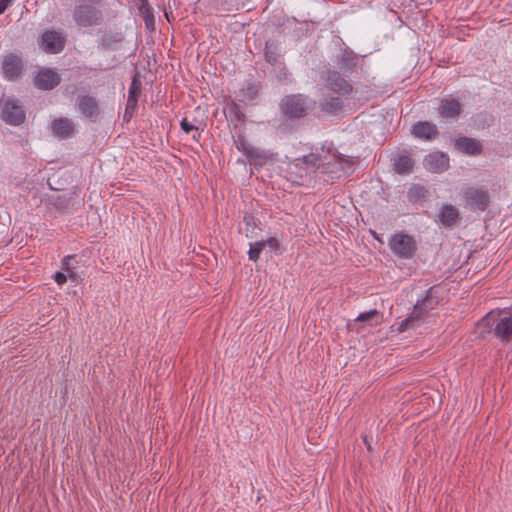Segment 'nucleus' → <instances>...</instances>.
Wrapping results in <instances>:
<instances>
[{
    "instance_id": "1",
    "label": "nucleus",
    "mask_w": 512,
    "mask_h": 512,
    "mask_svg": "<svg viewBox=\"0 0 512 512\" xmlns=\"http://www.w3.org/2000/svg\"><path fill=\"white\" fill-rule=\"evenodd\" d=\"M480 333H493L502 343L512 339V309L489 312L478 323Z\"/></svg>"
},
{
    "instance_id": "2",
    "label": "nucleus",
    "mask_w": 512,
    "mask_h": 512,
    "mask_svg": "<svg viewBox=\"0 0 512 512\" xmlns=\"http://www.w3.org/2000/svg\"><path fill=\"white\" fill-rule=\"evenodd\" d=\"M316 106V100L301 93L285 95L279 102V110L288 120L303 119L312 113Z\"/></svg>"
},
{
    "instance_id": "3",
    "label": "nucleus",
    "mask_w": 512,
    "mask_h": 512,
    "mask_svg": "<svg viewBox=\"0 0 512 512\" xmlns=\"http://www.w3.org/2000/svg\"><path fill=\"white\" fill-rule=\"evenodd\" d=\"M102 0H76L72 12L73 20L79 27L97 26L104 19L103 12L98 8Z\"/></svg>"
},
{
    "instance_id": "4",
    "label": "nucleus",
    "mask_w": 512,
    "mask_h": 512,
    "mask_svg": "<svg viewBox=\"0 0 512 512\" xmlns=\"http://www.w3.org/2000/svg\"><path fill=\"white\" fill-rule=\"evenodd\" d=\"M80 194L81 189L78 186H73L67 193L51 196L49 204L60 214H71L80 210L85 204L84 198Z\"/></svg>"
},
{
    "instance_id": "5",
    "label": "nucleus",
    "mask_w": 512,
    "mask_h": 512,
    "mask_svg": "<svg viewBox=\"0 0 512 512\" xmlns=\"http://www.w3.org/2000/svg\"><path fill=\"white\" fill-rule=\"evenodd\" d=\"M125 41L124 31L116 25L97 30V48L102 51H119L123 48Z\"/></svg>"
},
{
    "instance_id": "6",
    "label": "nucleus",
    "mask_w": 512,
    "mask_h": 512,
    "mask_svg": "<svg viewBox=\"0 0 512 512\" xmlns=\"http://www.w3.org/2000/svg\"><path fill=\"white\" fill-rule=\"evenodd\" d=\"M0 119L11 126H20L26 120V112L19 99L3 95L0 98Z\"/></svg>"
},
{
    "instance_id": "7",
    "label": "nucleus",
    "mask_w": 512,
    "mask_h": 512,
    "mask_svg": "<svg viewBox=\"0 0 512 512\" xmlns=\"http://www.w3.org/2000/svg\"><path fill=\"white\" fill-rule=\"evenodd\" d=\"M67 42L66 34L61 30L46 29L37 38L39 48L46 54L61 53Z\"/></svg>"
},
{
    "instance_id": "8",
    "label": "nucleus",
    "mask_w": 512,
    "mask_h": 512,
    "mask_svg": "<svg viewBox=\"0 0 512 512\" xmlns=\"http://www.w3.org/2000/svg\"><path fill=\"white\" fill-rule=\"evenodd\" d=\"M25 73V64L21 52H10L3 56L1 74L9 82H18Z\"/></svg>"
},
{
    "instance_id": "9",
    "label": "nucleus",
    "mask_w": 512,
    "mask_h": 512,
    "mask_svg": "<svg viewBox=\"0 0 512 512\" xmlns=\"http://www.w3.org/2000/svg\"><path fill=\"white\" fill-rule=\"evenodd\" d=\"M388 245L392 252L402 259H411L417 250L414 238L402 232L392 235Z\"/></svg>"
},
{
    "instance_id": "10",
    "label": "nucleus",
    "mask_w": 512,
    "mask_h": 512,
    "mask_svg": "<svg viewBox=\"0 0 512 512\" xmlns=\"http://www.w3.org/2000/svg\"><path fill=\"white\" fill-rule=\"evenodd\" d=\"M462 198L465 202V207L472 211H485L490 205L489 192L480 187H466L462 191Z\"/></svg>"
},
{
    "instance_id": "11",
    "label": "nucleus",
    "mask_w": 512,
    "mask_h": 512,
    "mask_svg": "<svg viewBox=\"0 0 512 512\" xmlns=\"http://www.w3.org/2000/svg\"><path fill=\"white\" fill-rule=\"evenodd\" d=\"M234 143L237 150L242 152L247 157L250 164L254 166L262 167L269 159V155L266 151L255 148L248 142L245 135L243 134H238L237 139L234 140Z\"/></svg>"
},
{
    "instance_id": "12",
    "label": "nucleus",
    "mask_w": 512,
    "mask_h": 512,
    "mask_svg": "<svg viewBox=\"0 0 512 512\" xmlns=\"http://www.w3.org/2000/svg\"><path fill=\"white\" fill-rule=\"evenodd\" d=\"M76 108L81 117L91 123L100 119L101 109L97 99L91 95H79L76 99Z\"/></svg>"
},
{
    "instance_id": "13",
    "label": "nucleus",
    "mask_w": 512,
    "mask_h": 512,
    "mask_svg": "<svg viewBox=\"0 0 512 512\" xmlns=\"http://www.w3.org/2000/svg\"><path fill=\"white\" fill-rule=\"evenodd\" d=\"M61 83V76L56 69L42 67L33 78L34 86L42 91H51Z\"/></svg>"
},
{
    "instance_id": "14",
    "label": "nucleus",
    "mask_w": 512,
    "mask_h": 512,
    "mask_svg": "<svg viewBox=\"0 0 512 512\" xmlns=\"http://www.w3.org/2000/svg\"><path fill=\"white\" fill-rule=\"evenodd\" d=\"M321 79L325 82V86L332 92L344 95L352 91V86L337 71H322Z\"/></svg>"
},
{
    "instance_id": "15",
    "label": "nucleus",
    "mask_w": 512,
    "mask_h": 512,
    "mask_svg": "<svg viewBox=\"0 0 512 512\" xmlns=\"http://www.w3.org/2000/svg\"><path fill=\"white\" fill-rule=\"evenodd\" d=\"M262 89L260 81L252 79L245 80L242 88L236 93V100L244 105H255L257 98Z\"/></svg>"
},
{
    "instance_id": "16",
    "label": "nucleus",
    "mask_w": 512,
    "mask_h": 512,
    "mask_svg": "<svg viewBox=\"0 0 512 512\" xmlns=\"http://www.w3.org/2000/svg\"><path fill=\"white\" fill-rule=\"evenodd\" d=\"M423 164L430 172L442 173L449 167V157L443 152H433L424 158Z\"/></svg>"
},
{
    "instance_id": "17",
    "label": "nucleus",
    "mask_w": 512,
    "mask_h": 512,
    "mask_svg": "<svg viewBox=\"0 0 512 512\" xmlns=\"http://www.w3.org/2000/svg\"><path fill=\"white\" fill-rule=\"evenodd\" d=\"M51 130L54 136L60 139H68L75 134V125L67 117L55 118L51 122Z\"/></svg>"
},
{
    "instance_id": "18",
    "label": "nucleus",
    "mask_w": 512,
    "mask_h": 512,
    "mask_svg": "<svg viewBox=\"0 0 512 512\" xmlns=\"http://www.w3.org/2000/svg\"><path fill=\"white\" fill-rule=\"evenodd\" d=\"M412 135L423 141H431L439 135L438 128L435 124L428 121H418L411 129Z\"/></svg>"
},
{
    "instance_id": "19",
    "label": "nucleus",
    "mask_w": 512,
    "mask_h": 512,
    "mask_svg": "<svg viewBox=\"0 0 512 512\" xmlns=\"http://www.w3.org/2000/svg\"><path fill=\"white\" fill-rule=\"evenodd\" d=\"M462 105L459 100L444 97L440 100L438 113L444 119H456L461 114Z\"/></svg>"
},
{
    "instance_id": "20",
    "label": "nucleus",
    "mask_w": 512,
    "mask_h": 512,
    "mask_svg": "<svg viewBox=\"0 0 512 512\" xmlns=\"http://www.w3.org/2000/svg\"><path fill=\"white\" fill-rule=\"evenodd\" d=\"M344 103L340 96H323L319 99L320 110L328 115L338 116L343 112Z\"/></svg>"
},
{
    "instance_id": "21",
    "label": "nucleus",
    "mask_w": 512,
    "mask_h": 512,
    "mask_svg": "<svg viewBox=\"0 0 512 512\" xmlns=\"http://www.w3.org/2000/svg\"><path fill=\"white\" fill-rule=\"evenodd\" d=\"M425 304L426 302H417L415 304L412 313L400 323L398 328L400 332L419 326L420 320L427 313V309L424 308Z\"/></svg>"
},
{
    "instance_id": "22",
    "label": "nucleus",
    "mask_w": 512,
    "mask_h": 512,
    "mask_svg": "<svg viewBox=\"0 0 512 512\" xmlns=\"http://www.w3.org/2000/svg\"><path fill=\"white\" fill-rule=\"evenodd\" d=\"M455 147L457 150L468 155H478L482 152V145L480 142L469 137L457 138L455 140Z\"/></svg>"
},
{
    "instance_id": "23",
    "label": "nucleus",
    "mask_w": 512,
    "mask_h": 512,
    "mask_svg": "<svg viewBox=\"0 0 512 512\" xmlns=\"http://www.w3.org/2000/svg\"><path fill=\"white\" fill-rule=\"evenodd\" d=\"M394 171L398 174L407 175L413 171L415 161L409 154H400L393 160Z\"/></svg>"
},
{
    "instance_id": "24",
    "label": "nucleus",
    "mask_w": 512,
    "mask_h": 512,
    "mask_svg": "<svg viewBox=\"0 0 512 512\" xmlns=\"http://www.w3.org/2000/svg\"><path fill=\"white\" fill-rule=\"evenodd\" d=\"M439 221L446 227L453 226L459 219L458 209L451 205H443L439 212Z\"/></svg>"
},
{
    "instance_id": "25",
    "label": "nucleus",
    "mask_w": 512,
    "mask_h": 512,
    "mask_svg": "<svg viewBox=\"0 0 512 512\" xmlns=\"http://www.w3.org/2000/svg\"><path fill=\"white\" fill-rule=\"evenodd\" d=\"M323 164L319 154L309 153L303 157L296 158V165H304L310 173L315 172Z\"/></svg>"
},
{
    "instance_id": "26",
    "label": "nucleus",
    "mask_w": 512,
    "mask_h": 512,
    "mask_svg": "<svg viewBox=\"0 0 512 512\" xmlns=\"http://www.w3.org/2000/svg\"><path fill=\"white\" fill-rule=\"evenodd\" d=\"M227 110L229 113V119L232 122H236L234 124L235 128H237V123L244 124L246 122V115L243 112L240 104L238 103V101L236 99L235 100L232 99V100H230L229 103H227Z\"/></svg>"
},
{
    "instance_id": "27",
    "label": "nucleus",
    "mask_w": 512,
    "mask_h": 512,
    "mask_svg": "<svg viewBox=\"0 0 512 512\" xmlns=\"http://www.w3.org/2000/svg\"><path fill=\"white\" fill-rule=\"evenodd\" d=\"M278 43L273 40H267L264 48L265 61L271 65H275L278 61Z\"/></svg>"
},
{
    "instance_id": "28",
    "label": "nucleus",
    "mask_w": 512,
    "mask_h": 512,
    "mask_svg": "<svg viewBox=\"0 0 512 512\" xmlns=\"http://www.w3.org/2000/svg\"><path fill=\"white\" fill-rule=\"evenodd\" d=\"M139 2V11L145 21L147 28H149L150 26H154L155 18L153 14V9L149 5V1L139 0Z\"/></svg>"
},
{
    "instance_id": "29",
    "label": "nucleus",
    "mask_w": 512,
    "mask_h": 512,
    "mask_svg": "<svg viewBox=\"0 0 512 512\" xmlns=\"http://www.w3.org/2000/svg\"><path fill=\"white\" fill-rule=\"evenodd\" d=\"M288 173L295 177L293 181L302 180L310 174L304 165H296V158L288 164Z\"/></svg>"
},
{
    "instance_id": "30",
    "label": "nucleus",
    "mask_w": 512,
    "mask_h": 512,
    "mask_svg": "<svg viewBox=\"0 0 512 512\" xmlns=\"http://www.w3.org/2000/svg\"><path fill=\"white\" fill-rule=\"evenodd\" d=\"M142 83L139 79V76L136 74L133 76L129 90L128 97L129 100H134L138 102L139 96L141 94Z\"/></svg>"
},
{
    "instance_id": "31",
    "label": "nucleus",
    "mask_w": 512,
    "mask_h": 512,
    "mask_svg": "<svg viewBox=\"0 0 512 512\" xmlns=\"http://www.w3.org/2000/svg\"><path fill=\"white\" fill-rule=\"evenodd\" d=\"M428 191L421 185H414L408 191L409 200L412 202L426 198Z\"/></svg>"
},
{
    "instance_id": "32",
    "label": "nucleus",
    "mask_w": 512,
    "mask_h": 512,
    "mask_svg": "<svg viewBox=\"0 0 512 512\" xmlns=\"http://www.w3.org/2000/svg\"><path fill=\"white\" fill-rule=\"evenodd\" d=\"M265 249V244L263 240L256 241L250 244V249L248 251V258L251 261H258L261 252Z\"/></svg>"
},
{
    "instance_id": "33",
    "label": "nucleus",
    "mask_w": 512,
    "mask_h": 512,
    "mask_svg": "<svg viewBox=\"0 0 512 512\" xmlns=\"http://www.w3.org/2000/svg\"><path fill=\"white\" fill-rule=\"evenodd\" d=\"M138 107V102L134 100L127 99L125 111L123 114V122L129 123L131 119L133 118L136 109Z\"/></svg>"
},
{
    "instance_id": "34",
    "label": "nucleus",
    "mask_w": 512,
    "mask_h": 512,
    "mask_svg": "<svg viewBox=\"0 0 512 512\" xmlns=\"http://www.w3.org/2000/svg\"><path fill=\"white\" fill-rule=\"evenodd\" d=\"M243 221L245 223L246 236L249 237V233H253L254 229L258 227V219L252 214H245Z\"/></svg>"
},
{
    "instance_id": "35",
    "label": "nucleus",
    "mask_w": 512,
    "mask_h": 512,
    "mask_svg": "<svg viewBox=\"0 0 512 512\" xmlns=\"http://www.w3.org/2000/svg\"><path fill=\"white\" fill-rule=\"evenodd\" d=\"M180 128L186 134L199 131V125L190 122V118L188 116L182 118V120L180 121Z\"/></svg>"
},
{
    "instance_id": "36",
    "label": "nucleus",
    "mask_w": 512,
    "mask_h": 512,
    "mask_svg": "<svg viewBox=\"0 0 512 512\" xmlns=\"http://www.w3.org/2000/svg\"><path fill=\"white\" fill-rule=\"evenodd\" d=\"M377 316L378 311L376 309H372L367 312L360 313L356 318H354V322L370 323Z\"/></svg>"
},
{
    "instance_id": "37",
    "label": "nucleus",
    "mask_w": 512,
    "mask_h": 512,
    "mask_svg": "<svg viewBox=\"0 0 512 512\" xmlns=\"http://www.w3.org/2000/svg\"><path fill=\"white\" fill-rule=\"evenodd\" d=\"M340 69H351L352 68V52L345 50L342 54L341 60L338 63Z\"/></svg>"
},
{
    "instance_id": "38",
    "label": "nucleus",
    "mask_w": 512,
    "mask_h": 512,
    "mask_svg": "<svg viewBox=\"0 0 512 512\" xmlns=\"http://www.w3.org/2000/svg\"><path fill=\"white\" fill-rule=\"evenodd\" d=\"M76 255H68L62 259L61 268L65 274H70L75 271V267L71 264V260H74Z\"/></svg>"
},
{
    "instance_id": "39",
    "label": "nucleus",
    "mask_w": 512,
    "mask_h": 512,
    "mask_svg": "<svg viewBox=\"0 0 512 512\" xmlns=\"http://www.w3.org/2000/svg\"><path fill=\"white\" fill-rule=\"evenodd\" d=\"M429 293H430V290L427 291V295L424 299L417 301V302H426V304L424 305V308L427 309V312L432 310L434 308V306L437 304V301L434 298L430 297Z\"/></svg>"
},
{
    "instance_id": "40",
    "label": "nucleus",
    "mask_w": 512,
    "mask_h": 512,
    "mask_svg": "<svg viewBox=\"0 0 512 512\" xmlns=\"http://www.w3.org/2000/svg\"><path fill=\"white\" fill-rule=\"evenodd\" d=\"M265 248L268 246L270 249L277 251L280 247V242L275 237H270L267 240H263Z\"/></svg>"
},
{
    "instance_id": "41",
    "label": "nucleus",
    "mask_w": 512,
    "mask_h": 512,
    "mask_svg": "<svg viewBox=\"0 0 512 512\" xmlns=\"http://www.w3.org/2000/svg\"><path fill=\"white\" fill-rule=\"evenodd\" d=\"M53 279L54 281L58 284V285H63L67 282V274H65L64 272L62 271H57L54 275H53Z\"/></svg>"
},
{
    "instance_id": "42",
    "label": "nucleus",
    "mask_w": 512,
    "mask_h": 512,
    "mask_svg": "<svg viewBox=\"0 0 512 512\" xmlns=\"http://www.w3.org/2000/svg\"><path fill=\"white\" fill-rule=\"evenodd\" d=\"M13 2L14 0H0V15L3 14Z\"/></svg>"
},
{
    "instance_id": "43",
    "label": "nucleus",
    "mask_w": 512,
    "mask_h": 512,
    "mask_svg": "<svg viewBox=\"0 0 512 512\" xmlns=\"http://www.w3.org/2000/svg\"><path fill=\"white\" fill-rule=\"evenodd\" d=\"M68 278L71 280L72 283L77 285L79 283L80 276L78 275L77 272L73 271L72 273L67 274V279Z\"/></svg>"
},
{
    "instance_id": "44",
    "label": "nucleus",
    "mask_w": 512,
    "mask_h": 512,
    "mask_svg": "<svg viewBox=\"0 0 512 512\" xmlns=\"http://www.w3.org/2000/svg\"><path fill=\"white\" fill-rule=\"evenodd\" d=\"M190 122L198 124L199 130L201 129V131H203L204 127L206 126V124L203 120H198L197 117H195V116L190 119Z\"/></svg>"
},
{
    "instance_id": "45",
    "label": "nucleus",
    "mask_w": 512,
    "mask_h": 512,
    "mask_svg": "<svg viewBox=\"0 0 512 512\" xmlns=\"http://www.w3.org/2000/svg\"><path fill=\"white\" fill-rule=\"evenodd\" d=\"M339 512H349L348 505H345V504L341 503L340 506H339Z\"/></svg>"
},
{
    "instance_id": "46",
    "label": "nucleus",
    "mask_w": 512,
    "mask_h": 512,
    "mask_svg": "<svg viewBox=\"0 0 512 512\" xmlns=\"http://www.w3.org/2000/svg\"><path fill=\"white\" fill-rule=\"evenodd\" d=\"M363 441L367 447V449L370 451L371 450V442L368 440V437L367 436H364L363 437Z\"/></svg>"
},
{
    "instance_id": "47",
    "label": "nucleus",
    "mask_w": 512,
    "mask_h": 512,
    "mask_svg": "<svg viewBox=\"0 0 512 512\" xmlns=\"http://www.w3.org/2000/svg\"><path fill=\"white\" fill-rule=\"evenodd\" d=\"M201 129L198 131V132H195L192 136V138L195 140V141H199L200 137H201Z\"/></svg>"
},
{
    "instance_id": "48",
    "label": "nucleus",
    "mask_w": 512,
    "mask_h": 512,
    "mask_svg": "<svg viewBox=\"0 0 512 512\" xmlns=\"http://www.w3.org/2000/svg\"><path fill=\"white\" fill-rule=\"evenodd\" d=\"M343 388H344V387L342 386V387H341V389L339 390V392L337 393V397H338L339 399H341V398L344 396V394H346V393H347V390H344Z\"/></svg>"
},
{
    "instance_id": "49",
    "label": "nucleus",
    "mask_w": 512,
    "mask_h": 512,
    "mask_svg": "<svg viewBox=\"0 0 512 512\" xmlns=\"http://www.w3.org/2000/svg\"><path fill=\"white\" fill-rule=\"evenodd\" d=\"M6 224L0 222V235H2L6 231Z\"/></svg>"
}]
</instances>
